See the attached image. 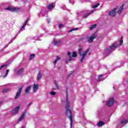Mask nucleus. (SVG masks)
Returning <instances> with one entry per match:
<instances>
[{
    "instance_id": "nucleus-9",
    "label": "nucleus",
    "mask_w": 128,
    "mask_h": 128,
    "mask_svg": "<svg viewBox=\"0 0 128 128\" xmlns=\"http://www.w3.org/2000/svg\"><path fill=\"white\" fill-rule=\"evenodd\" d=\"M120 46V44L118 43H114L113 44L111 45L110 48H111V50H116L117 48H118Z\"/></svg>"
},
{
    "instance_id": "nucleus-3",
    "label": "nucleus",
    "mask_w": 128,
    "mask_h": 128,
    "mask_svg": "<svg viewBox=\"0 0 128 128\" xmlns=\"http://www.w3.org/2000/svg\"><path fill=\"white\" fill-rule=\"evenodd\" d=\"M98 38V33L95 32L90 38L88 40V44H92L94 42V40Z\"/></svg>"
},
{
    "instance_id": "nucleus-43",
    "label": "nucleus",
    "mask_w": 128,
    "mask_h": 128,
    "mask_svg": "<svg viewBox=\"0 0 128 128\" xmlns=\"http://www.w3.org/2000/svg\"><path fill=\"white\" fill-rule=\"evenodd\" d=\"M84 38H80V40H84Z\"/></svg>"
},
{
    "instance_id": "nucleus-10",
    "label": "nucleus",
    "mask_w": 128,
    "mask_h": 128,
    "mask_svg": "<svg viewBox=\"0 0 128 128\" xmlns=\"http://www.w3.org/2000/svg\"><path fill=\"white\" fill-rule=\"evenodd\" d=\"M124 4H122V6H120V8H118V10L117 12V13L118 14H122V10H124Z\"/></svg>"
},
{
    "instance_id": "nucleus-13",
    "label": "nucleus",
    "mask_w": 128,
    "mask_h": 128,
    "mask_svg": "<svg viewBox=\"0 0 128 128\" xmlns=\"http://www.w3.org/2000/svg\"><path fill=\"white\" fill-rule=\"evenodd\" d=\"M26 118V113H23L22 116L19 118L18 121L22 122Z\"/></svg>"
},
{
    "instance_id": "nucleus-40",
    "label": "nucleus",
    "mask_w": 128,
    "mask_h": 128,
    "mask_svg": "<svg viewBox=\"0 0 128 128\" xmlns=\"http://www.w3.org/2000/svg\"><path fill=\"white\" fill-rule=\"evenodd\" d=\"M28 18L27 20H26V21H25V24H28Z\"/></svg>"
},
{
    "instance_id": "nucleus-19",
    "label": "nucleus",
    "mask_w": 128,
    "mask_h": 128,
    "mask_svg": "<svg viewBox=\"0 0 128 128\" xmlns=\"http://www.w3.org/2000/svg\"><path fill=\"white\" fill-rule=\"evenodd\" d=\"M42 73L39 72L37 76V80H40L42 78Z\"/></svg>"
},
{
    "instance_id": "nucleus-8",
    "label": "nucleus",
    "mask_w": 128,
    "mask_h": 128,
    "mask_svg": "<svg viewBox=\"0 0 128 128\" xmlns=\"http://www.w3.org/2000/svg\"><path fill=\"white\" fill-rule=\"evenodd\" d=\"M22 87H20L18 92H17L16 94V96H14V99L15 100H18V98L20 96V94H22Z\"/></svg>"
},
{
    "instance_id": "nucleus-39",
    "label": "nucleus",
    "mask_w": 128,
    "mask_h": 128,
    "mask_svg": "<svg viewBox=\"0 0 128 128\" xmlns=\"http://www.w3.org/2000/svg\"><path fill=\"white\" fill-rule=\"evenodd\" d=\"M31 104H32V102H30L28 104V105L27 106H30Z\"/></svg>"
},
{
    "instance_id": "nucleus-17",
    "label": "nucleus",
    "mask_w": 128,
    "mask_h": 128,
    "mask_svg": "<svg viewBox=\"0 0 128 128\" xmlns=\"http://www.w3.org/2000/svg\"><path fill=\"white\" fill-rule=\"evenodd\" d=\"M92 12H94V10H92L90 12V13H87L86 14H85L84 16V18H88V16H90V14H92Z\"/></svg>"
},
{
    "instance_id": "nucleus-16",
    "label": "nucleus",
    "mask_w": 128,
    "mask_h": 128,
    "mask_svg": "<svg viewBox=\"0 0 128 128\" xmlns=\"http://www.w3.org/2000/svg\"><path fill=\"white\" fill-rule=\"evenodd\" d=\"M98 126H104V122L102 121H100L98 124H97Z\"/></svg>"
},
{
    "instance_id": "nucleus-14",
    "label": "nucleus",
    "mask_w": 128,
    "mask_h": 128,
    "mask_svg": "<svg viewBox=\"0 0 128 128\" xmlns=\"http://www.w3.org/2000/svg\"><path fill=\"white\" fill-rule=\"evenodd\" d=\"M105 52H108V54H112V49L110 47H108L106 48Z\"/></svg>"
},
{
    "instance_id": "nucleus-32",
    "label": "nucleus",
    "mask_w": 128,
    "mask_h": 128,
    "mask_svg": "<svg viewBox=\"0 0 128 128\" xmlns=\"http://www.w3.org/2000/svg\"><path fill=\"white\" fill-rule=\"evenodd\" d=\"M74 72V70L71 71L68 74V78H70V76H72V74H73Z\"/></svg>"
},
{
    "instance_id": "nucleus-47",
    "label": "nucleus",
    "mask_w": 128,
    "mask_h": 128,
    "mask_svg": "<svg viewBox=\"0 0 128 128\" xmlns=\"http://www.w3.org/2000/svg\"><path fill=\"white\" fill-rule=\"evenodd\" d=\"M58 70H60V68H58Z\"/></svg>"
},
{
    "instance_id": "nucleus-35",
    "label": "nucleus",
    "mask_w": 128,
    "mask_h": 128,
    "mask_svg": "<svg viewBox=\"0 0 128 128\" xmlns=\"http://www.w3.org/2000/svg\"><path fill=\"white\" fill-rule=\"evenodd\" d=\"M69 58H70L68 59V62H71V60H72V56H70Z\"/></svg>"
},
{
    "instance_id": "nucleus-15",
    "label": "nucleus",
    "mask_w": 128,
    "mask_h": 128,
    "mask_svg": "<svg viewBox=\"0 0 128 128\" xmlns=\"http://www.w3.org/2000/svg\"><path fill=\"white\" fill-rule=\"evenodd\" d=\"M60 60V58L58 56H56V59L55 60L54 62H53L54 66H56V62H58V60Z\"/></svg>"
},
{
    "instance_id": "nucleus-24",
    "label": "nucleus",
    "mask_w": 128,
    "mask_h": 128,
    "mask_svg": "<svg viewBox=\"0 0 128 128\" xmlns=\"http://www.w3.org/2000/svg\"><path fill=\"white\" fill-rule=\"evenodd\" d=\"M78 30V28H73L71 29L70 30H68V33L72 32H74V30Z\"/></svg>"
},
{
    "instance_id": "nucleus-20",
    "label": "nucleus",
    "mask_w": 128,
    "mask_h": 128,
    "mask_svg": "<svg viewBox=\"0 0 128 128\" xmlns=\"http://www.w3.org/2000/svg\"><path fill=\"white\" fill-rule=\"evenodd\" d=\"M38 84H34L33 90L34 92H36V90H38Z\"/></svg>"
},
{
    "instance_id": "nucleus-1",
    "label": "nucleus",
    "mask_w": 128,
    "mask_h": 128,
    "mask_svg": "<svg viewBox=\"0 0 128 128\" xmlns=\"http://www.w3.org/2000/svg\"><path fill=\"white\" fill-rule=\"evenodd\" d=\"M66 106L65 108L66 110V114L67 116L68 117V118L70 120V124L72 126V110L70 108V102H68V93L66 95Z\"/></svg>"
},
{
    "instance_id": "nucleus-22",
    "label": "nucleus",
    "mask_w": 128,
    "mask_h": 128,
    "mask_svg": "<svg viewBox=\"0 0 128 128\" xmlns=\"http://www.w3.org/2000/svg\"><path fill=\"white\" fill-rule=\"evenodd\" d=\"M10 72V70H6V73L4 76H2V78H6L8 76V72Z\"/></svg>"
},
{
    "instance_id": "nucleus-18",
    "label": "nucleus",
    "mask_w": 128,
    "mask_h": 128,
    "mask_svg": "<svg viewBox=\"0 0 128 128\" xmlns=\"http://www.w3.org/2000/svg\"><path fill=\"white\" fill-rule=\"evenodd\" d=\"M24 72V68H20L17 72V74H22Z\"/></svg>"
},
{
    "instance_id": "nucleus-27",
    "label": "nucleus",
    "mask_w": 128,
    "mask_h": 128,
    "mask_svg": "<svg viewBox=\"0 0 128 128\" xmlns=\"http://www.w3.org/2000/svg\"><path fill=\"white\" fill-rule=\"evenodd\" d=\"M123 42H124V40H122V37L120 38V44H119V46H122V44Z\"/></svg>"
},
{
    "instance_id": "nucleus-33",
    "label": "nucleus",
    "mask_w": 128,
    "mask_h": 128,
    "mask_svg": "<svg viewBox=\"0 0 128 128\" xmlns=\"http://www.w3.org/2000/svg\"><path fill=\"white\" fill-rule=\"evenodd\" d=\"M5 66H6V64H3L0 67V70L2 68H5Z\"/></svg>"
},
{
    "instance_id": "nucleus-23",
    "label": "nucleus",
    "mask_w": 128,
    "mask_h": 128,
    "mask_svg": "<svg viewBox=\"0 0 128 128\" xmlns=\"http://www.w3.org/2000/svg\"><path fill=\"white\" fill-rule=\"evenodd\" d=\"M128 120H125L120 122V124H128Z\"/></svg>"
},
{
    "instance_id": "nucleus-45",
    "label": "nucleus",
    "mask_w": 128,
    "mask_h": 128,
    "mask_svg": "<svg viewBox=\"0 0 128 128\" xmlns=\"http://www.w3.org/2000/svg\"><path fill=\"white\" fill-rule=\"evenodd\" d=\"M48 23L50 24V19H48Z\"/></svg>"
},
{
    "instance_id": "nucleus-25",
    "label": "nucleus",
    "mask_w": 128,
    "mask_h": 128,
    "mask_svg": "<svg viewBox=\"0 0 128 128\" xmlns=\"http://www.w3.org/2000/svg\"><path fill=\"white\" fill-rule=\"evenodd\" d=\"M78 56V54H76V52H73L72 54V58H76Z\"/></svg>"
},
{
    "instance_id": "nucleus-30",
    "label": "nucleus",
    "mask_w": 128,
    "mask_h": 128,
    "mask_svg": "<svg viewBox=\"0 0 128 128\" xmlns=\"http://www.w3.org/2000/svg\"><path fill=\"white\" fill-rule=\"evenodd\" d=\"M8 90H10L8 88H5L2 90V92L4 93H6V92H8Z\"/></svg>"
},
{
    "instance_id": "nucleus-12",
    "label": "nucleus",
    "mask_w": 128,
    "mask_h": 128,
    "mask_svg": "<svg viewBox=\"0 0 128 128\" xmlns=\"http://www.w3.org/2000/svg\"><path fill=\"white\" fill-rule=\"evenodd\" d=\"M30 88H32V86H28L24 90V94H28L30 92Z\"/></svg>"
},
{
    "instance_id": "nucleus-21",
    "label": "nucleus",
    "mask_w": 128,
    "mask_h": 128,
    "mask_svg": "<svg viewBox=\"0 0 128 128\" xmlns=\"http://www.w3.org/2000/svg\"><path fill=\"white\" fill-rule=\"evenodd\" d=\"M52 8H54V4H50L48 5V10H52Z\"/></svg>"
},
{
    "instance_id": "nucleus-5",
    "label": "nucleus",
    "mask_w": 128,
    "mask_h": 128,
    "mask_svg": "<svg viewBox=\"0 0 128 128\" xmlns=\"http://www.w3.org/2000/svg\"><path fill=\"white\" fill-rule=\"evenodd\" d=\"M114 98H111L108 99V100L106 102V104L107 106H112L114 104Z\"/></svg>"
},
{
    "instance_id": "nucleus-38",
    "label": "nucleus",
    "mask_w": 128,
    "mask_h": 128,
    "mask_svg": "<svg viewBox=\"0 0 128 128\" xmlns=\"http://www.w3.org/2000/svg\"><path fill=\"white\" fill-rule=\"evenodd\" d=\"M62 26H63L62 24H59L58 27H59L60 28H62Z\"/></svg>"
},
{
    "instance_id": "nucleus-36",
    "label": "nucleus",
    "mask_w": 128,
    "mask_h": 128,
    "mask_svg": "<svg viewBox=\"0 0 128 128\" xmlns=\"http://www.w3.org/2000/svg\"><path fill=\"white\" fill-rule=\"evenodd\" d=\"M68 56H72V53L70 52H68Z\"/></svg>"
},
{
    "instance_id": "nucleus-29",
    "label": "nucleus",
    "mask_w": 128,
    "mask_h": 128,
    "mask_svg": "<svg viewBox=\"0 0 128 128\" xmlns=\"http://www.w3.org/2000/svg\"><path fill=\"white\" fill-rule=\"evenodd\" d=\"M100 3H98L92 6V8H98V6H100Z\"/></svg>"
},
{
    "instance_id": "nucleus-44",
    "label": "nucleus",
    "mask_w": 128,
    "mask_h": 128,
    "mask_svg": "<svg viewBox=\"0 0 128 128\" xmlns=\"http://www.w3.org/2000/svg\"><path fill=\"white\" fill-rule=\"evenodd\" d=\"M23 26H26V24L24 23Z\"/></svg>"
},
{
    "instance_id": "nucleus-7",
    "label": "nucleus",
    "mask_w": 128,
    "mask_h": 128,
    "mask_svg": "<svg viewBox=\"0 0 128 128\" xmlns=\"http://www.w3.org/2000/svg\"><path fill=\"white\" fill-rule=\"evenodd\" d=\"M6 10H10V12H18V10H20V8H13V7H10V6H8L7 8H6Z\"/></svg>"
},
{
    "instance_id": "nucleus-37",
    "label": "nucleus",
    "mask_w": 128,
    "mask_h": 128,
    "mask_svg": "<svg viewBox=\"0 0 128 128\" xmlns=\"http://www.w3.org/2000/svg\"><path fill=\"white\" fill-rule=\"evenodd\" d=\"M56 86L57 88H58V90H60V86H58V84H56Z\"/></svg>"
},
{
    "instance_id": "nucleus-42",
    "label": "nucleus",
    "mask_w": 128,
    "mask_h": 128,
    "mask_svg": "<svg viewBox=\"0 0 128 128\" xmlns=\"http://www.w3.org/2000/svg\"><path fill=\"white\" fill-rule=\"evenodd\" d=\"M24 26H25L23 25V26H22V27L21 28V30H22V29L24 28Z\"/></svg>"
},
{
    "instance_id": "nucleus-6",
    "label": "nucleus",
    "mask_w": 128,
    "mask_h": 128,
    "mask_svg": "<svg viewBox=\"0 0 128 128\" xmlns=\"http://www.w3.org/2000/svg\"><path fill=\"white\" fill-rule=\"evenodd\" d=\"M118 6H116V8H114L112 10L110 11L108 13V14L110 16H112V18H114V16H116V10H118Z\"/></svg>"
},
{
    "instance_id": "nucleus-48",
    "label": "nucleus",
    "mask_w": 128,
    "mask_h": 128,
    "mask_svg": "<svg viewBox=\"0 0 128 128\" xmlns=\"http://www.w3.org/2000/svg\"><path fill=\"white\" fill-rule=\"evenodd\" d=\"M22 128H24V127H22Z\"/></svg>"
},
{
    "instance_id": "nucleus-34",
    "label": "nucleus",
    "mask_w": 128,
    "mask_h": 128,
    "mask_svg": "<svg viewBox=\"0 0 128 128\" xmlns=\"http://www.w3.org/2000/svg\"><path fill=\"white\" fill-rule=\"evenodd\" d=\"M50 94H52V96H54V94H56V92H54V91H52L51 92H50Z\"/></svg>"
},
{
    "instance_id": "nucleus-28",
    "label": "nucleus",
    "mask_w": 128,
    "mask_h": 128,
    "mask_svg": "<svg viewBox=\"0 0 128 128\" xmlns=\"http://www.w3.org/2000/svg\"><path fill=\"white\" fill-rule=\"evenodd\" d=\"M34 56H36V54H31L30 55V60H33V58H34Z\"/></svg>"
},
{
    "instance_id": "nucleus-2",
    "label": "nucleus",
    "mask_w": 128,
    "mask_h": 128,
    "mask_svg": "<svg viewBox=\"0 0 128 128\" xmlns=\"http://www.w3.org/2000/svg\"><path fill=\"white\" fill-rule=\"evenodd\" d=\"M79 52V56H82V58L80 60V62L82 63L84 62V58L86 56V54H88V52H90V48H88L86 50L85 52L82 54V48H80L78 49Z\"/></svg>"
},
{
    "instance_id": "nucleus-26",
    "label": "nucleus",
    "mask_w": 128,
    "mask_h": 128,
    "mask_svg": "<svg viewBox=\"0 0 128 128\" xmlns=\"http://www.w3.org/2000/svg\"><path fill=\"white\" fill-rule=\"evenodd\" d=\"M96 24H94V25H92L91 27H90V30H92L94 28H96Z\"/></svg>"
},
{
    "instance_id": "nucleus-4",
    "label": "nucleus",
    "mask_w": 128,
    "mask_h": 128,
    "mask_svg": "<svg viewBox=\"0 0 128 128\" xmlns=\"http://www.w3.org/2000/svg\"><path fill=\"white\" fill-rule=\"evenodd\" d=\"M20 106H18L15 108H13V110L12 111H10L11 114H18V111L20 110Z\"/></svg>"
},
{
    "instance_id": "nucleus-46",
    "label": "nucleus",
    "mask_w": 128,
    "mask_h": 128,
    "mask_svg": "<svg viewBox=\"0 0 128 128\" xmlns=\"http://www.w3.org/2000/svg\"><path fill=\"white\" fill-rule=\"evenodd\" d=\"M88 54H90V52H89V53H88Z\"/></svg>"
},
{
    "instance_id": "nucleus-31",
    "label": "nucleus",
    "mask_w": 128,
    "mask_h": 128,
    "mask_svg": "<svg viewBox=\"0 0 128 128\" xmlns=\"http://www.w3.org/2000/svg\"><path fill=\"white\" fill-rule=\"evenodd\" d=\"M102 76H104V75H99L98 77V82H100L102 80V78H100Z\"/></svg>"
},
{
    "instance_id": "nucleus-41",
    "label": "nucleus",
    "mask_w": 128,
    "mask_h": 128,
    "mask_svg": "<svg viewBox=\"0 0 128 128\" xmlns=\"http://www.w3.org/2000/svg\"><path fill=\"white\" fill-rule=\"evenodd\" d=\"M54 84H55L56 86V84H58V83L56 82V80L54 81Z\"/></svg>"
},
{
    "instance_id": "nucleus-11",
    "label": "nucleus",
    "mask_w": 128,
    "mask_h": 128,
    "mask_svg": "<svg viewBox=\"0 0 128 128\" xmlns=\"http://www.w3.org/2000/svg\"><path fill=\"white\" fill-rule=\"evenodd\" d=\"M61 44L62 42L60 40H54L52 42V44H54V46L60 44Z\"/></svg>"
}]
</instances>
